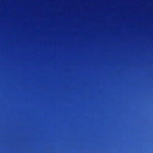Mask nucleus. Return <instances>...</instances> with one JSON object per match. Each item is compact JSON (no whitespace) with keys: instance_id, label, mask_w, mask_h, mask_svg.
<instances>
[{"instance_id":"nucleus-1","label":"nucleus","mask_w":153,"mask_h":153,"mask_svg":"<svg viewBox=\"0 0 153 153\" xmlns=\"http://www.w3.org/2000/svg\"><path fill=\"white\" fill-rule=\"evenodd\" d=\"M7 25H10V0H7Z\"/></svg>"},{"instance_id":"nucleus-2","label":"nucleus","mask_w":153,"mask_h":153,"mask_svg":"<svg viewBox=\"0 0 153 153\" xmlns=\"http://www.w3.org/2000/svg\"><path fill=\"white\" fill-rule=\"evenodd\" d=\"M11 6L10 5V7ZM11 10H10V11ZM11 24V17H10V24ZM11 33V29H10V34ZM11 42V35L10 34V42ZM11 45H10V56L11 55ZM10 62L11 61V57H10ZM11 65V63H10V65ZM11 71V68L10 67V72Z\"/></svg>"}]
</instances>
